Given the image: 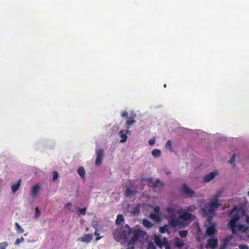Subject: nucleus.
<instances>
[{
  "mask_svg": "<svg viewBox=\"0 0 249 249\" xmlns=\"http://www.w3.org/2000/svg\"><path fill=\"white\" fill-rule=\"evenodd\" d=\"M182 190L183 192L189 196H196V193L186 185H183Z\"/></svg>",
  "mask_w": 249,
  "mask_h": 249,
  "instance_id": "6e6552de",
  "label": "nucleus"
},
{
  "mask_svg": "<svg viewBox=\"0 0 249 249\" xmlns=\"http://www.w3.org/2000/svg\"><path fill=\"white\" fill-rule=\"evenodd\" d=\"M135 192L131 191L129 188H127L126 190V196L127 197H131L134 194Z\"/></svg>",
  "mask_w": 249,
  "mask_h": 249,
  "instance_id": "4be33fe9",
  "label": "nucleus"
},
{
  "mask_svg": "<svg viewBox=\"0 0 249 249\" xmlns=\"http://www.w3.org/2000/svg\"><path fill=\"white\" fill-rule=\"evenodd\" d=\"M53 181H55L58 178V174L56 171H53Z\"/></svg>",
  "mask_w": 249,
  "mask_h": 249,
  "instance_id": "473e14b6",
  "label": "nucleus"
},
{
  "mask_svg": "<svg viewBox=\"0 0 249 249\" xmlns=\"http://www.w3.org/2000/svg\"><path fill=\"white\" fill-rule=\"evenodd\" d=\"M20 182L21 179H19L17 183L12 185L11 188L13 193H15L16 191H18V190L20 187Z\"/></svg>",
  "mask_w": 249,
  "mask_h": 249,
  "instance_id": "dca6fc26",
  "label": "nucleus"
},
{
  "mask_svg": "<svg viewBox=\"0 0 249 249\" xmlns=\"http://www.w3.org/2000/svg\"><path fill=\"white\" fill-rule=\"evenodd\" d=\"M228 243V240H225L224 242L221 244L220 247L219 248V249H226Z\"/></svg>",
  "mask_w": 249,
  "mask_h": 249,
  "instance_id": "a878e982",
  "label": "nucleus"
},
{
  "mask_svg": "<svg viewBox=\"0 0 249 249\" xmlns=\"http://www.w3.org/2000/svg\"><path fill=\"white\" fill-rule=\"evenodd\" d=\"M184 129H185V130H189L188 129H187V128H184Z\"/></svg>",
  "mask_w": 249,
  "mask_h": 249,
  "instance_id": "49530a36",
  "label": "nucleus"
},
{
  "mask_svg": "<svg viewBox=\"0 0 249 249\" xmlns=\"http://www.w3.org/2000/svg\"><path fill=\"white\" fill-rule=\"evenodd\" d=\"M165 148L168 149L170 151H173L172 148V142L170 140H168L165 145Z\"/></svg>",
  "mask_w": 249,
  "mask_h": 249,
  "instance_id": "5701e85b",
  "label": "nucleus"
},
{
  "mask_svg": "<svg viewBox=\"0 0 249 249\" xmlns=\"http://www.w3.org/2000/svg\"><path fill=\"white\" fill-rule=\"evenodd\" d=\"M240 249H249V247L247 245L244 244H241L239 246Z\"/></svg>",
  "mask_w": 249,
  "mask_h": 249,
  "instance_id": "e433bc0d",
  "label": "nucleus"
},
{
  "mask_svg": "<svg viewBox=\"0 0 249 249\" xmlns=\"http://www.w3.org/2000/svg\"><path fill=\"white\" fill-rule=\"evenodd\" d=\"M154 185L156 186H161L162 185V183L159 179H157Z\"/></svg>",
  "mask_w": 249,
  "mask_h": 249,
  "instance_id": "c9c22d12",
  "label": "nucleus"
},
{
  "mask_svg": "<svg viewBox=\"0 0 249 249\" xmlns=\"http://www.w3.org/2000/svg\"><path fill=\"white\" fill-rule=\"evenodd\" d=\"M168 226L165 225L163 227H160L159 229V231L161 233H165L168 232Z\"/></svg>",
  "mask_w": 249,
  "mask_h": 249,
  "instance_id": "412c9836",
  "label": "nucleus"
},
{
  "mask_svg": "<svg viewBox=\"0 0 249 249\" xmlns=\"http://www.w3.org/2000/svg\"><path fill=\"white\" fill-rule=\"evenodd\" d=\"M93 239V236L92 234H86L84 236L79 238L77 240L78 241H81L83 243L88 244Z\"/></svg>",
  "mask_w": 249,
  "mask_h": 249,
  "instance_id": "1a4fd4ad",
  "label": "nucleus"
},
{
  "mask_svg": "<svg viewBox=\"0 0 249 249\" xmlns=\"http://www.w3.org/2000/svg\"><path fill=\"white\" fill-rule=\"evenodd\" d=\"M65 207L68 209L69 210H71V204L70 203H68L66 204Z\"/></svg>",
  "mask_w": 249,
  "mask_h": 249,
  "instance_id": "ea45409f",
  "label": "nucleus"
},
{
  "mask_svg": "<svg viewBox=\"0 0 249 249\" xmlns=\"http://www.w3.org/2000/svg\"><path fill=\"white\" fill-rule=\"evenodd\" d=\"M166 87V84H164V88H165Z\"/></svg>",
  "mask_w": 249,
  "mask_h": 249,
  "instance_id": "a18cd8bd",
  "label": "nucleus"
},
{
  "mask_svg": "<svg viewBox=\"0 0 249 249\" xmlns=\"http://www.w3.org/2000/svg\"><path fill=\"white\" fill-rule=\"evenodd\" d=\"M40 189V186L38 184H36L32 187L31 192L30 194L31 196L33 198L36 197Z\"/></svg>",
  "mask_w": 249,
  "mask_h": 249,
  "instance_id": "ddd939ff",
  "label": "nucleus"
},
{
  "mask_svg": "<svg viewBox=\"0 0 249 249\" xmlns=\"http://www.w3.org/2000/svg\"><path fill=\"white\" fill-rule=\"evenodd\" d=\"M78 174L81 177V178H85V170L83 167H79L77 170Z\"/></svg>",
  "mask_w": 249,
  "mask_h": 249,
  "instance_id": "f3484780",
  "label": "nucleus"
},
{
  "mask_svg": "<svg viewBox=\"0 0 249 249\" xmlns=\"http://www.w3.org/2000/svg\"><path fill=\"white\" fill-rule=\"evenodd\" d=\"M194 216L182 210L171 211L168 217L169 224L173 227H182L188 225L193 220Z\"/></svg>",
  "mask_w": 249,
  "mask_h": 249,
  "instance_id": "20e7f679",
  "label": "nucleus"
},
{
  "mask_svg": "<svg viewBox=\"0 0 249 249\" xmlns=\"http://www.w3.org/2000/svg\"><path fill=\"white\" fill-rule=\"evenodd\" d=\"M163 247H164L165 249H171L168 241H167L166 243H165V245H163Z\"/></svg>",
  "mask_w": 249,
  "mask_h": 249,
  "instance_id": "58836bf2",
  "label": "nucleus"
},
{
  "mask_svg": "<svg viewBox=\"0 0 249 249\" xmlns=\"http://www.w3.org/2000/svg\"><path fill=\"white\" fill-rule=\"evenodd\" d=\"M149 216L150 218H151L155 221H158L159 220V215H157V214L151 213L150 214Z\"/></svg>",
  "mask_w": 249,
  "mask_h": 249,
  "instance_id": "aec40b11",
  "label": "nucleus"
},
{
  "mask_svg": "<svg viewBox=\"0 0 249 249\" xmlns=\"http://www.w3.org/2000/svg\"><path fill=\"white\" fill-rule=\"evenodd\" d=\"M94 235L98 236L99 235V233L97 232V231H95L94 233Z\"/></svg>",
  "mask_w": 249,
  "mask_h": 249,
  "instance_id": "a19ab883",
  "label": "nucleus"
},
{
  "mask_svg": "<svg viewBox=\"0 0 249 249\" xmlns=\"http://www.w3.org/2000/svg\"><path fill=\"white\" fill-rule=\"evenodd\" d=\"M78 211L80 214H85L86 212V209L85 208L83 209H79Z\"/></svg>",
  "mask_w": 249,
  "mask_h": 249,
  "instance_id": "4c0bfd02",
  "label": "nucleus"
},
{
  "mask_svg": "<svg viewBox=\"0 0 249 249\" xmlns=\"http://www.w3.org/2000/svg\"><path fill=\"white\" fill-rule=\"evenodd\" d=\"M217 175V172H212L205 175L203 178V181L205 182H208L212 180Z\"/></svg>",
  "mask_w": 249,
  "mask_h": 249,
  "instance_id": "9d476101",
  "label": "nucleus"
},
{
  "mask_svg": "<svg viewBox=\"0 0 249 249\" xmlns=\"http://www.w3.org/2000/svg\"><path fill=\"white\" fill-rule=\"evenodd\" d=\"M124 221V218L122 214H119L117 215L116 223L117 225H120L122 222Z\"/></svg>",
  "mask_w": 249,
  "mask_h": 249,
  "instance_id": "6ab92c4d",
  "label": "nucleus"
},
{
  "mask_svg": "<svg viewBox=\"0 0 249 249\" xmlns=\"http://www.w3.org/2000/svg\"><path fill=\"white\" fill-rule=\"evenodd\" d=\"M15 225L16 231L18 233H22L23 232L24 230L21 228V227L18 223H16Z\"/></svg>",
  "mask_w": 249,
  "mask_h": 249,
  "instance_id": "b1692460",
  "label": "nucleus"
},
{
  "mask_svg": "<svg viewBox=\"0 0 249 249\" xmlns=\"http://www.w3.org/2000/svg\"><path fill=\"white\" fill-rule=\"evenodd\" d=\"M160 208L159 207H156L154 209V213L157 214L159 215Z\"/></svg>",
  "mask_w": 249,
  "mask_h": 249,
  "instance_id": "f704fd0d",
  "label": "nucleus"
},
{
  "mask_svg": "<svg viewBox=\"0 0 249 249\" xmlns=\"http://www.w3.org/2000/svg\"><path fill=\"white\" fill-rule=\"evenodd\" d=\"M178 233L181 237L184 238L187 236L188 232L187 231H179Z\"/></svg>",
  "mask_w": 249,
  "mask_h": 249,
  "instance_id": "393cba45",
  "label": "nucleus"
},
{
  "mask_svg": "<svg viewBox=\"0 0 249 249\" xmlns=\"http://www.w3.org/2000/svg\"><path fill=\"white\" fill-rule=\"evenodd\" d=\"M24 239L23 237H21L20 238H17L15 244L16 245H18L19 243H22L24 241Z\"/></svg>",
  "mask_w": 249,
  "mask_h": 249,
  "instance_id": "2f4dec72",
  "label": "nucleus"
},
{
  "mask_svg": "<svg viewBox=\"0 0 249 249\" xmlns=\"http://www.w3.org/2000/svg\"><path fill=\"white\" fill-rule=\"evenodd\" d=\"M153 240L156 245L160 249H162L167 241V239L166 237H163L161 235L157 234L154 235Z\"/></svg>",
  "mask_w": 249,
  "mask_h": 249,
  "instance_id": "39448f33",
  "label": "nucleus"
},
{
  "mask_svg": "<svg viewBox=\"0 0 249 249\" xmlns=\"http://www.w3.org/2000/svg\"><path fill=\"white\" fill-rule=\"evenodd\" d=\"M142 224L147 228H151L153 226V224L151 223L148 220L146 219H143L142 220Z\"/></svg>",
  "mask_w": 249,
  "mask_h": 249,
  "instance_id": "a211bd4d",
  "label": "nucleus"
},
{
  "mask_svg": "<svg viewBox=\"0 0 249 249\" xmlns=\"http://www.w3.org/2000/svg\"><path fill=\"white\" fill-rule=\"evenodd\" d=\"M235 160V155L233 154L232 157L230 158V160L228 161V162L230 164H233V166H235V164L234 163Z\"/></svg>",
  "mask_w": 249,
  "mask_h": 249,
  "instance_id": "bb28decb",
  "label": "nucleus"
},
{
  "mask_svg": "<svg viewBox=\"0 0 249 249\" xmlns=\"http://www.w3.org/2000/svg\"><path fill=\"white\" fill-rule=\"evenodd\" d=\"M7 245L8 244L5 242L0 243V249H6Z\"/></svg>",
  "mask_w": 249,
  "mask_h": 249,
  "instance_id": "c756f323",
  "label": "nucleus"
},
{
  "mask_svg": "<svg viewBox=\"0 0 249 249\" xmlns=\"http://www.w3.org/2000/svg\"><path fill=\"white\" fill-rule=\"evenodd\" d=\"M248 195L249 196V191L248 192Z\"/></svg>",
  "mask_w": 249,
  "mask_h": 249,
  "instance_id": "de8ad7c7",
  "label": "nucleus"
},
{
  "mask_svg": "<svg viewBox=\"0 0 249 249\" xmlns=\"http://www.w3.org/2000/svg\"><path fill=\"white\" fill-rule=\"evenodd\" d=\"M147 249H156L154 243L150 242L148 243Z\"/></svg>",
  "mask_w": 249,
  "mask_h": 249,
  "instance_id": "c85d7f7f",
  "label": "nucleus"
},
{
  "mask_svg": "<svg viewBox=\"0 0 249 249\" xmlns=\"http://www.w3.org/2000/svg\"><path fill=\"white\" fill-rule=\"evenodd\" d=\"M218 207V195H215L209 204L202 208L203 213L208 215L207 220L205 225L207 226L205 234L208 236L213 235L216 231L215 224L212 223V217L215 209Z\"/></svg>",
  "mask_w": 249,
  "mask_h": 249,
  "instance_id": "7ed1b4c3",
  "label": "nucleus"
},
{
  "mask_svg": "<svg viewBox=\"0 0 249 249\" xmlns=\"http://www.w3.org/2000/svg\"><path fill=\"white\" fill-rule=\"evenodd\" d=\"M230 213H233V216L228 223V226L230 228L232 233L235 234L237 231L246 232L249 230V227H245L244 225L236 224L240 218H245L246 223L249 224V215L246 214V210L235 206L230 211Z\"/></svg>",
  "mask_w": 249,
  "mask_h": 249,
  "instance_id": "f03ea898",
  "label": "nucleus"
},
{
  "mask_svg": "<svg viewBox=\"0 0 249 249\" xmlns=\"http://www.w3.org/2000/svg\"><path fill=\"white\" fill-rule=\"evenodd\" d=\"M86 231H89V228H86Z\"/></svg>",
  "mask_w": 249,
  "mask_h": 249,
  "instance_id": "37998d69",
  "label": "nucleus"
},
{
  "mask_svg": "<svg viewBox=\"0 0 249 249\" xmlns=\"http://www.w3.org/2000/svg\"><path fill=\"white\" fill-rule=\"evenodd\" d=\"M121 115L122 117H124L126 119L130 117L129 116H128V112L126 111H122L121 112Z\"/></svg>",
  "mask_w": 249,
  "mask_h": 249,
  "instance_id": "7c9ffc66",
  "label": "nucleus"
},
{
  "mask_svg": "<svg viewBox=\"0 0 249 249\" xmlns=\"http://www.w3.org/2000/svg\"><path fill=\"white\" fill-rule=\"evenodd\" d=\"M136 122V121L134 120V118L132 116H131L130 117H129L128 119H127L124 123V124L126 132L128 133H130L131 131L129 129L131 128L132 125L135 124Z\"/></svg>",
  "mask_w": 249,
  "mask_h": 249,
  "instance_id": "0eeeda50",
  "label": "nucleus"
},
{
  "mask_svg": "<svg viewBox=\"0 0 249 249\" xmlns=\"http://www.w3.org/2000/svg\"><path fill=\"white\" fill-rule=\"evenodd\" d=\"M40 215V211L37 207H36L35 210V218L37 219Z\"/></svg>",
  "mask_w": 249,
  "mask_h": 249,
  "instance_id": "cd10ccee",
  "label": "nucleus"
},
{
  "mask_svg": "<svg viewBox=\"0 0 249 249\" xmlns=\"http://www.w3.org/2000/svg\"><path fill=\"white\" fill-rule=\"evenodd\" d=\"M152 156L155 158H158L161 156V151L159 149H155L151 152Z\"/></svg>",
  "mask_w": 249,
  "mask_h": 249,
  "instance_id": "4468645a",
  "label": "nucleus"
},
{
  "mask_svg": "<svg viewBox=\"0 0 249 249\" xmlns=\"http://www.w3.org/2000/svg\"><path fill=\"white\" fill-rule=\"evenodd\" d=\"M155 142H156V138H153L148 141V143L150 145H153V144H155Z\"/></svg>",
  "mask_w": 249,
  "mask_h": 249,
  "instance_id": "72a5a7b5",
  "label": "nucleus"
},
{
  "mask_svg": "<svg viewBox=\"0 0 249 249\" xmlns=\"http://www.w3.org/2000/svg\"><path fill=\"white\" fill-rule=\"evenodd\" d=\"M104 152V150L101 149H97L96 151V158L95 160V164L96 165H100L103 159Z\"/></svg>",
  "mask_w": 249,
  "mask_h": 249,
  "instance_id": "423d86ee",
  "label": "nucleus"
},
{
  "mask_svg": "<svg viewBox=\"0 0 249 249\" xmlns=\"http://www.w3.org/2000/svg\"><path fill=\"white\" fill-rule=\"evenodd\" d=\"M101 238V237H97L95 239L96 241H98Z\"/></svg>",
  "mask_w": 249,
  "mask_h": 249,
  "instance_id": "79ce46f5",
  "label": "nucleus"
},
{
  "mask_svg": "<svg viewBox=\"0 0 249 249\" xmlns=\"http://www.w3.org/2000/svg\"><path fill=\"white\" fill-rule=\"evenodd\" d=\"M127 134H128L126 132V130H121L120 131L119 134L120 137H121V140H120V142L124 143L126 142L127 139Z\"/></svg>",
  "mask_w": 249,
  "mask_h": 249,
  "instance_id": "9b49d317",
  "label": "nucleus"
},
{
  "mask_svg": "<svg viewBox=\"0 0 249 249\" xmlns=\"http://www.w3.org/2000/svg\"><path fill=\"white\" fill-rule=\"evenodd\" d=\"M217 245V239L210 238L208 240L206 248H210L212 249L215 248Z\"/></svg>",
  "mask_w": 249,
  "mask_h": 249,
  "instance_id": "f8f14e48",
  "label": "nucleus"
},
{
  "mask_svg": "<svg viewBox=\"0 0 249 249\" xmlns=\"http://www.w3.org/2000/svg\"><path fill=\"white\" fill-rule=\"evenodd\" d=\"M174 243L175 246L178 248H181L184 245L183 241L179 239L178 237L175 238Z\"/></svg>",
  "mask_w": 249,
  "mask_h": 249,
  "instance_id": "2eb2a0df",
  "label": "nucleus"
},
{
  "mask_svg": "<svg viewBox=\"0 0 249 249\" xmlns=\"http://www.w3.org/2000/svg\"><path fill=\"white\" fill-rule=\"evenodd\" d=\"M113 238L122 244L128 241L126 249H134V246L137 242H142L145 239L146 232L130 229L125 225L114 231Z\"/></svg>",
  "mask_w": 249,
  "mask_h": 249,
  "instance_id": "f257e3e1",
  "label": "nucleus"
},
{
  "mask_svg": "<svg viewBox=\"0 0 249 249\" xmlns=\"http://www.w3.org/2000/svg\"><path fill=\"white\" fill-rule=\"evenodd\" d=\"M169 173H170V172H166V174L167 175H168Z\"/></svg>",
  "mask_w": 249,
  "mask_h": 249,
  "instance_id": "c03bdc74",
  "label": "nucleus"
}]
</instances>
